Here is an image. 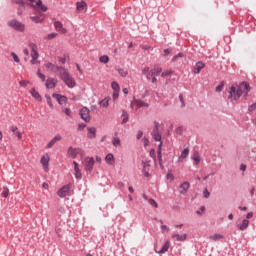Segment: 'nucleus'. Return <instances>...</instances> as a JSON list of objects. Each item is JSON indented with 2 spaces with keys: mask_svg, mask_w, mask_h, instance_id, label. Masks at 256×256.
<instances>
[{
  "mask_svg": "<svg viewBox=\"0 0 256 256\" xmlns=\"http://www.w3.org/2000/svg\"><path fill=\"white\" fill-rule=\"evenodd\" d=\"M57 37V33L52 32L44 37L45 41H51Z\"/></svg>",
  "mask_w": 256,
  "mask_h": 256,
  "instance_id": "obj_35",
  "label": "nucleus"
},
{
  "mask_svg": "<svg viewBox=\"0 0 256 256\" xmlns=\"http://www.w3.org/2000/svg\"><path fill=\"white\" fill-rule=\"evenodd\" d=\"M60 79L69 87V89H73L76 87L77 82H75V78L71 77L67 69H63L62 72H60Z\"/></svg>",
  "mask_w": 256,
  "mask_h": 256,
  "instance_id": "obj_2",
  "label": "nucleus"
},
{
  "mask_svg": "<svg viewBox=\"0 0 256 256\" xmlns=\"http://www.w3.org/2000/svg\"><path fill=\"white\" fill-rule=\"evenodd\" d=\"M75 171V177L77 179H83V174L81 173V169L74 170Z\"/></svg>",
  "mask_w": 256,
  "mask_h": 256,
  "instance_id": "obj_45",
  "label": "nucleus"
},
{
  "mask_svg": "<svg viewBox=\"0 0 256 256\" xmlns=\"http://www.w3.org/2000/svg\"><path fill=\"white\" fill-rule=\"evenodd\" d=\"M99 105H100L101 107H104V108L109 107V97H106V98L102 99V100L99 102Z\"/></svg>",
  "mask_w": 256,
  "mask_h": 256,
  "instance_id": "obj_32",
  "label": "nucleus"
},
{
  "mask_svg": "<svg viewBox=\"0 0 256 256\" xmlns=\"http://www.w3.org/2000/svg\"><path fill=\"white\" fill-rule=\"evenodd\" d=\"M37 76L41 79V81H45L46 79L45 74L41 73V69H38Z\"/></svg>",
  "mask_w": 256,
  "mask_h": 256,
  "instance_id": "obj_47",
  "label": "nucleus"
},
{
  "mask_svg": "<svg viewBox=\"0 0 256 256\" xmlns=\"http://www.w3.org/2000/svg\"><path fill=\"white\" fill-rule=\"evenodd\" d=\"M85 127H87V124L80 123V124H78L77 131H83V129H85Z\"/></svg>",
  "mask_w": 256,
  "mask_h": 256,
  "instance_id": "obj_56",
  "label": "nucleus"
},
{
  "mask_svg": "<svg viewBox=\"0 0 256 256\" xmlns=\"http://www.w3.org/2000/svg\"><path fill=\"white\" fill-rule=\"evenodd\" d=\"M35 6L38 7V9H40V11H42L43 13L47 12V6H45L43 4V1L41 0H38L36 3H35Z\"/></svg>",
  "mask_w": 256,
  "mask_h": 256,
  "instance_id": "obj_28",
  "label": "nucleus"
},
{
  "mask_svg": "<svg viewBox=\"0 0 256 256\" xmlns=\"http://www.w3.org/2000/svg\"><path fill=\"white\" fill-rule=\"evenodd\" d=\"M224 87H225V82H223V81L220 82V84L215 89L216 93H221V91H223Z\"/></svg>",
  "mask_w": 256,
  "mask_h": 256,
  "instance_id": "obj_39",
  "label": "nucleus"
},
{
  "mask_svg": "<svg viewBox=\"0 0 256 256\" xmlns=\"http://www.w3.org/2000/svg\"><path fill=\"white\" fill-rule=\"evenodd\" d=\"M249 91H251V85H249V82L242 81L238 88L232 85L229 90L228 99H231L232 101H239L244 93V99H247L249 97Z\"/></svg>",
  "mask_w": 256,
  "mask_h": 256,
  "instance_id": "obj_1",
  "label": "nucleus"
},
{
  "mask_svg": "<svg viewBox=\"0 0 256 256\" xmlns=\"http://www.w3.org/2000/svg\"><path fill=\"white\" fill-rule=\"evenodd\" d=\"M79 148H73L72 146H70L67 150V153L69 155V157H71V159H77V155L79 154Z\"/></svg>",
  "mask_w": 256,
  "mask_h": 256,
  "instance_id": "obj_15",
  "label": "nucleus"
},
{
  "mask_svg": "<svg viewBox=\"0 0 256 256\" xmlns=\"http://www.w3.org/2000/svg\"><path fill=\"white\" fill-rule=\"evenodd\" d=\"M47 105L50 107V109H54L53 101L51 100V96L48 94H45Z\"/></svg>",
  "mask_w": 256,
  "mask_h": 256,
  "instance_id": "obj_38",
  "label": "nucleus"
},
{
  "mask_svg": "<svg viewBox=\"0 0 256 256\" xmlns=\"http://www.w3.org/2000/svg\"><path fill=\"white\" fill-rule=\"evenodd\" d=\"M84 169L87 175H91L93 173V167H95V158L86 157L83 161Z\"/></svg>",
  "mask_w": 256,
  "mask_h": 256,
  "instance_id": "obj_3",
  "label": "nucleus"
},
{
  "mask_svg": "<svg viewBox=\"0 0 256 256\" xmlns=\"http://www.w3.org/2000/svg\"><path fill=\"white\" fill-rule=\"evenodd\" d=\"M57 141H61V135L59 134H57L52 140H50V142L46 146L47 149H51V147H53V145H55Z\"/></svg>",
  "mask_w": 256,
  "mask_h": 256,
  "instance_id": "obj_22",
  "label": "nucleus"
},
{
  "mask_svg": "<svg viewBox=\"0 0 256 256\" xmlns=\"http://www.w3.org/2000/svg\"><path fill=\"white\" fill-rule=\"evenodd\" d=\"M248 227H249V220L248 219H244L242 221V223L240 225H238V229L240 231H245V230H247Z\"/></svg>",
  "mask_w": 256,
  "mask_h": 256,
  "instance_id": "obj_26",
  "label": "nucleus"
},
{
  "mask_svg": "<svg viewBox=\"0 0 256 256\" xmlns=\"http://www.w3.org/2000/svg\"><path fill=\"white\" fill-rule=\"evenodd\" d=\"M28 47L31 49L32 59H39V52L37 51V44L30 42Z\"/></svg>",
  "mask_w": 256,
  "mask_h": 256,
  "instance_id": "obj_9",
  "label": "nucleus"
},
{
  "mask_svg": "<svg viewBox=\"0 0 256 256\" xmlns=\"http://www.w3.org/2000/svg\"><path fill=\"white\" fill-rule=\"evenodd\" d=\"M8 27H11V29H14V31H18L19 33H23V31H25V24L18 21L17 19H12L8 21Z\"/></svg>",
  "mask_w": 256,
  "mask_h": 256,
  "instance_id": "obj_4",
  "label": "nucleus"
},
{
  "mask_svg": "<svg viewBox=\"0 0 256 256\" xmlns=\"http://www.w3.org/2000/svg\"><path fill=\"white\" fill-rule=\"evenodd\" d=\"M172 239H176V241L180 242L187 241V234H172Z\"/></svg>",
  "mask_w": 256,
  "mask_h": 256,
  "instance_id": "obj_24",
  "label": "nucleus"
},
{
  "mask_svg": "<svg viewBox=\"0 0 256 256\" xmlns=\"http://www.w3.org/2000/svg\"><path fill=\"white\" fill-rule=\"evenodd\" d=\"M30 95L32 97H34V99L36 101H43V98L41 97V94H39V92H37V90L35 88L30 89Z\"/></svg>",
  "mask_w": 256,
  "mask_h": 256,
  "instance_id": "obj_19",
  "label": "nucleus"
},
{
  "mask_svg": "<svg viewBox=\"0 0 256 256\" xmlns=\"http://www.w3.org/2000/svg\"><path fill=\"white\" fill-rule=\"evenodd\" d=\"M54 28L58 33H61L62 35H65L67 33V28L63 27V23L61 21H55L54 22Z\"/></svg>",
  "mask_w": 256,
  "mask_h": 256,
  "instance_id": "obj_12",
  "label": "nucleus"
},
{
  "mask_svg": "<svg viewBox=\"0 0 256 256\" xmlns=\"http://www.w3.org/2000/svg\"><path fill=\"white\" fill-rule=\"evenodd\" d=\"M40 163L43 165L44 169H47L49 167V156H43Z\"/></svg>",
  "mask_w": 256,
  "mask_h": 256,
  "instance_id": "obj_29",
  "label": "nucleus"
},
{
  "mask_svg": "<svg viewBox=\"0 0 256 256\" xmlns=\"http://www.w3.org/2000/svg\"><path fill=\"white\" fill-rule=\"evenodd\" d=\"M35 3H37L35 0H26V5H30V7H37Z\"/></svg>",
  "mask_w": 256,
  "mask_h": 256,
  "instance_id": "obj_54",
  "label": "nucleus"
},
{
  "mask_svg": "<svg viewBox=\"0 0 256 256\" xmlns=\"http://www.w3.org/2000/svg\"><path fill=\"white\" fill-rule=\"evenodd\" d=\"M191 187V184H189V182H183L179 188L178 191L181 195H185L187 193V191H189V188Z\"/></svg>",
  "mask_w": 256,
  "mask_h": 256,
  "instance_id": "obj_13",
  "label": "nucleus"
},
{
  "mask_svg": "<svg viewBox=\"0 0 256 256\" xmlns=\"http://www.w3.org/2000/svg\"><path fill=\"white\" fill-rule=\"evenodd\" d=\"M173 51L171 48L164 49V57H167V55H170V53Z\"/></svg>",
  "mask_w": 256,
  "mask_h": 256,
  "instance_id": "obj_60",
  "label": "nucleus"
},
{
  "mask_svg": "<svg viewBox=\"0 0 256 256\" xmlns=\"http://www.w3.org/2000/svg\"><path fill=\"white\" fill-rule=\"evenodd\" d=\"M162 71H163L162 67L153 68L146 75V79L148 81H151V77H155V76L159 75Z\"/></svg>",
  "mask_w": 256,
  "mask_h": 256,
  "instance_id": "obj_8",
  "label": "nucleus"
},
{
  "mask_svg": "<svg viewBox=\"0 0 256 256\" xmlns=\"http://www.w3.org/2000/svg\"><path fill=\"white\" fill-rule=\"evenodd\" d=\"M169 75H173V71L166 70V71L162 72L161 77H169Z\"/></svg>",
  "mask_w": 256,
  "mask_h": 256,
  "instance_id": "obj_50",
  "label": "nucleus"
},
{
  "mask_svg": "<svg viewBox=\"0 0 256 256\" xmlns=\"http://www.w3.org/2000/svg\"><path fill=\"white\" fill-rule=\"evenodd\" d=\"M202 69H205V62L203 61H198L194 68L192 69V72L195 74V75H199V73H201V70Z\"/></svg>",
  "mask_w": 256,
  "mask_h": 256,
  "instance_id": "obj_11",
  "label": "nucleus"
},
{
  "mask_svg": "<svg viewBox=\"0 0 256 256\" xmlns=\"http://www.w3.org/2000/svg\"><path fill=\"white\" fill-rule=\"evenodd\" d=\"M210 195H211V193L209 192V190H208L207 188H205V189L203 190V197H204L205 199H209Z\"/></svg>",
  "mask_w": 256,
  "mask_h": 256,
  "instance_id": "obj_52",
  "label": "nucleus"
},
{
  "mask_svg": "<svg viewBox=\"0 0 256 256\" xmlns=\"http://www.w3.org/2000/svg\"><path fill=\"white\" fill-rule=\"evenodd\" d=\"M112 145L114 147H119L121 145V139H119L117 137H113L112 138Z\"/></svg>",
  "mask_w": 256,
  "mask_h": 256,
  "instance_id": "obj_37",
  "label": "nucleus"
},
{
  "mask_svg": "<svg viewBox=\"0 0 256 256\" xmlns=\"http://www.w3.org/2000/svg\"><path fill=\"white\" fill-rule=\"evenodd\" d=\"M150 157H151L154 161H156V159H157V154H155V148H152V149L150 150Z\"/></svg>",
  "mask_w": 256,
  "mask_h": 256,
  "instance_id": "obj_49",
  "label": "nucleus"
},
{
  "mask_svg": "<svg viewBox=\"0 0 256 256\" xmlns=\"http://www.w3.org/2000/svg\"><path fill=\"white\" fill-rule=\"evenodd\" d=\"M118 73L119 75H121V77H125L126 75H128L129 73L127 71H125V69L120 68L118 69Z\"/></svg>",
  "mask_w": 256,
  "mask_h": 256,
  "instance_id": "obj_48",
  "label": "nucleus"
},
{
  "mask_svg": "<svg viewBox=\"0 0 256 256\" xmlns=\"http://www.w3.org/2000/svg\"><path fill=\"white\" fill-rule=\"evenodd\" d=\"M63 112H64L65 115H67L68 117H71V109L65 108V109L63 110Z\"/></svg>",
  "mask_w": 256,
  "mask_h": 256,
  "instance_id": "obj_63",
  "label": "nucleus"
},
{
  "mask_svg": "<svg viewBox=\"0 0 256 256\" xmlns=\"http://www.w3.org/2000/svg\"><path fill=\"white\" fill-rule=\"evenodd\" d=\"M58 61L59 63H61L62 65H65V63H67V58L65 57H58Z\"/></svg>",
  "mask_w": 256,
  "mask_h": 256,
  "instance_id": "obj_57",
  "label": "nucleus"
},
{
  "mask_svg": "<svg viewBox=\"0 0 256 256\" xmlns=\"http://www.w3.org/2000/svg\"><path fill=\"white\" fill-rule=\"evenodd\" d=\"M79 115L81 119L85 121V123H89V121H91V116L89 115V108L83 107L82 109H80Z\"/></svg>",
  "mask_w": 256,
  "mask_h": 256,
  "instance_id": "obj_6",
  "label": "nucleus"
},
{
  "mask_svg": "<svg viewBox=\"0 0 256 256\" xmlns=\"http://www.w3.org/2000/svg\"><path fill=\"white\" fill-rule=\"evenodd\" d=\"M189 156V148H185L182 152H181V157L182 159H186V157Z\"/></svg>",
  "mask_w": 256,
  "mask_h": 256,
  "instance_id": "obj_43",
  "label": "nucleus"
},
{
  "mask_svg": "<svg viewBox=\"0 0 256 256\" xmlns=\"http://www.w3.org/2000/svg\"><path fill=\"white\" fill-rule=\"evenodd\" d=\"M52 97H53V99H56V101H57V103H59V105H64V103H67V101H68V98L65 95L53 93Z\"/></svg>",
  "mask_w": 256,
  "mask_h": 256,
  "instance_id": "obj_10",
  "label": "nucleus"
},
{
  "mask_svg": "<svg viewBox=\"0 0 256 256\" xmlns=\"http://www.w3.org/2000/svg\"><path fill=\"white\" fill-rule=\"evenodd\" d=\"M10 131H12V133L18 137V141H21L22 135L21 132H19V128H17V126H10Z\"/></svg>",
  "mask_w": 256,
  "mask_h": 256,
  "instance_id": "obj_25",
  "label": "nucleus"
},
{
  "mask_svg": "<svg viewBox=\"0 0 256 256\" xmlns=\"http://www.w3.org/2000/svg\"><path fill=\"white\" fill-rule=\"evenodd\" d=\"M105 161L108 165H114L115 164V156H113V153H108L105 157Z\"/></svg>",
  "mask_w": 256,
  "mask_h": 256,
  "instance_id": "obj_23",
  "label": "nucleus"
},
{
  "mask_svg": "<svg viewBox=\"0 0 256 256\" xmlns=\"http://www.w3.org/2000/svg\"><path fill=\"white\" fill-rule=\"evenodd\" d=\"M71 192V186L70 185H64L62 188H60L57 192L58 197L61 199L67 197L69 193Z\"/></svg>",
  "mask_w": 256,
  "mask_h": 256,
  "instance_id": "obj_7",
  "label": "nucleus"
},
{
  "mask_svg": "<svg viewBox=\"0 0 256 256\" xmlns=\"http://www.w3.org/2000/svg\"><path fill=\"white\" fill-rule=\"evenodd\" d=\"M148 202H149V205H151L152 207H155V209L159 207V204L157 203V201H155V199L150 198Z\"/></svg>",
  "mask_w": 256,
  "mask_h": 256,
  "instance_id": "obj_41",
  "label": "nucleus"
},
{
  "mask_svg": "<svg viewBox=\"0 0 256 256\" xmlns=\"http://www.w3.org/2000/svg\"><path fill=\"white\" fill-rule=\"evenodd\" d=\"M142 142L144 143V147H147V146L149 145V138L144 137V138L142 139Z\"/></svg>",
  "mask_w": 256,
  "mask_h": 256,
  "instance_id": "obj_62",
  "label": "nucleus"
},
{
  "mask_svg": "<svg viewBox=\"0 0 256 256\" xmlns=\"http://www.w3.org/2000/svg\"><path fill=\"white\" fill-rule=\"evenodd\" d=\"M152 137H153L154 141H158L159 143H163V141H161V135L159 134V131L152 132Z\"/></svg>",
  "mask_w": 256,
  "mask_h": 256,
  "instance_id": "obj_33",
  "label": "nucleus"
},
{
  "mask_svg": "<svg viewBox=\"0 0 256 256\" xmlns=\"http://www.w3.org/2000/svg\"><path fill=\"white\" fill-rule=\"evenodd\" d=\"M171 247V241L166 240L162 246V248L159 251H156L159 255H164V253H167L169 251V248Z\"/></svg>",
  "mask_w": 256,
  "mask_h": 256,
  "instance_id": "obj_14",
  "label": "nucleus"
},
{
  "mask_svg": "<svg viewBox=\"0 0 256 256\" xmlns=\"http://www.w3.org/2000/svg\"><path fill=\"white\" fill-rule=\"evenodd\" d=\"M122 117H124L122 119V125H125V123L129 122V114L127 113V111L125 110L122 111Z\"/></svg>",
  "mask_w": 256,
  "mask_h": 256,
  "instance_id": "obj_31",
  "label": "nucleus"
},
{
  "mask_svg": "<svg viewBox=\"0 0 256 256\" xmlns=\"http://www.w3.org/2000/svg\"><path fill=\"white\" fill-rule=\"evenodd\" d=\"M179 101L181 102V107H185V100L183 99V94H179Z\"/></svg>",
  "mask_w": 256,
  "mask_h": 256,
  "instance_id": "obj_61",
  "label": "nucleus"
},
{
  "mask_svg": "<svg viewBox=\"0 0 256 256\" xmlns=\"http://www.w3.org/2000/svg\"><path fill=\"white\" fill-rule=\"evenodd\" d=\"M192 160L195 161V165H199V163H201V157L198 156V154L192 156Z\"/></svg>",
  "mask_w": 256,
  "mask_h": 256,
  "instance_id": "obj_42",
  "label": "nucleus"
},
{
  "mask_svg": "<svg viewBox=\"0 0 256 256\" xmlns=\"http://www.w3.org/2000/svg\"><path fill=\"white\" fill-rule=\"evenodd\" d=\"M183 57H185V54H183L182 52H180V53H178L177 55L173 56L172 62L175 63V61H177V59L183 58Z\"/></svg>",
  "mask_w": 256,
  "mask_h": 256,
  "instance_id": "obj_44",
  "label": "nucleus"
},
{
  "mask_svg": "<svg viewBox=\"0 0 256 256\" xmlns=\"http://www.w3.org/2000/svg\"><path fill=\"white\" fill-rule=\"evenodd\" d=\"M111 87L113 89V92L121 91V87L119 86V83H117L116 81H113L111 83Z\"/></svg>",
  "mask_w": 256,
  "mask_h": 256,
  "instance_id": "obj_34",
  "label": "nucleus"
},
{
  "mask_svg": "<svg viewBox=\"0 0 256 256\" xmlns=\"http://www.w3.org/2000/svg\"><path fill=\"white\" fill-rule=\"evenodd\" d=\"M256 110V102L248 107L249 113H253Z\"/></svg>",
  "mask_w": 256,
  "mask_h": 256,
  "instance_id": "obj_58",
  "label": "nucleus"
},
{
  "mask_svg": "<svg viewBox=\"0 0 256 256\" xmlns=\"http://www.w3.org/2000/svg\"><path fill=\"white\" fill-rule=\"evenodd\" d=\"M76 9L79 13H83V11H87V2L81 1L76 3Z\"/></svg>",
  "mask_w": 256,
  "mask_h": 256,
  "instance_id": "obj_17",
  "label": "nucleus"
},
{
  "mask_svg": "<svg viewBox=\"0 0 256 256\" xmlns=\"http://www.w3.org/2000/svg\"><path fill=\"white\" fill-rule=\"evenodd\" d=\"M11 1L12 3H16V5H22V9H25L27 0H11Z\"/></svg>",
  "mask_w": 256,
  "mask_h": 256,
  "instance_id": "obj_36",
  "label": "nucleus"
},
{
  "mask_svg": "<svg viewBox=\"0 0 256 256\" xmlns=\"http://www.w3.org/2000/svg\"><path fill=\"white\" fill-rule=\"evenodd\" d=\"M134 105H136V109H141V107H149V103H147L141 99H135Z\"/></svg>",
  "mask_w": 256,
  "mask_h": 256,
  "instance_id": "obj_18",
  "label": "nucleus"
},
{
  "mask_svg": "<svg viewBox=\"0 0 256 256\" xmlns=\"http://www.w3.org/2000/svg\"><path fill=\"white\" fill-rule=\"evenodd\" d=\"M46 89H55V87H57V84L55 83V79L53 78H48L46 80Z\"/></svg>",
  "mask_w": 256,
  "mask_h": 256,
  "instance_id": "obj_20",
  "label": "nucleus"
},
{
  "mask_svg": "<svg viewBox=\"0 0 256 256\" xmlns=\"http://www.w3.org/2000/svg\"><path fill=\"white\" fill-rule=\"evenodd\" d=\"M29 80H21L20 82H19V85H20V87H27V85H29Z\"/></svg>",
  "mask_w": 256,
  "mask_h": 256,
  "instance_id": "obj_55",
  "label": "nucleus"
},
{
  "mask_svg": "<svg viewBox=\"0 0 256 256\" xmlns=\"http://www.w3.org/2000/svg\"><path fill=\"white\" fill-rule=\"evenodd\" d=\"M11 57H13V60L15 61V63H19L21 61L19 59V56H17L15 52H11Z\"/></svg>",
  "mask_w": 256,
  "mask_h": 256,
  "instance_id": "obj_53",
  "label": "nucleus"
},
{
  "mask_svg": "<svg viewBox=\"0 0 256 256\" xmlns=\"http://www.w3.org/2000/svg\"><path fill=\"white\" fill-rule=\"evenodd\" d=\"M166 178L170 179L171 181L175 180V176H173V173L171 172V170H169L166 174Z\"/></svg>",
  "mask_w": 256,
  "mask_h": 256,
  "instance_id": "obj_51",
  "label": "nucleus"
},
{
  "mask_svg": "<svg viewBox=\"0 0 256 256\" xmlns=\"http://www.w3.org/2000/svg\"><path fill=\"white\" fill-rule=\"evenodd\" d=\"M44 67H46V69H50L53 73H59V75H61V73L65 69V67L57 66L51 62H46L44 64Z\"/></svg>",
  "mask_w": 256,
  "mask_h": 256,
  "instance_id": "obj_5",
  "label": "nucleus"
},
{
  "mask_svg": "<svg viewBox=\"0 0 256 256\" xmlns=\"http://www.w3.org/2000/svg\"><path fill=\"white\" fill-rule=\"evenodd\" d=\"M112 99L114 101H117V99H119V91L113 92L112 94Z\"/></svg>",
  "mask_w": 256,
  "mask_h": 256,
  "instance_id": "obj_59",
  "label": "nucleus"
},
{
  "mask_svg": "<svg viewBox=\"0 0 256 256\" xmlns=\"http://www.w3.org/2000/svg\"><path fill=\"white\" fill-rule=\"evenodd\" d=\"M99 61H100V63L107 64V63H109V56L103 55V56H101V57L99 58Z\"/></svg>",
  "mask_w": 256,
  "mask_h": 256,
  "instance_id": "obj_40",
  "label": "nucleus"
},
{
  "mask_svg": "<svg viewBox=\"0 0 256 256\" xmlns=\"http://www.w3.org/2000/svg\"><path fill=\"white\" fill-rule=\"evenodd\" d=\"M162 147H163V142H161L158 145V149H157V159H158L160 165H161V163H163Z\"/></svg>",
  "mask_w": 256,
  "mask_h": 256,
  "instance_id": "obj_21",
  "label": "nucleus"
},
{
  "mask_svg": "<svg viewBox=\"0 0 256 256\" xmlns=\"http://www.w3.org/2000/svg\"><path fill=\"white\" fill-rule=\"evenodd\" d=\"M210 241H220V239H223V235L221 234H214L208 237Z\"/></svg>",
  "mask_w": 256,
  "mask_h": 256,
  "instance_id": "obj_30",
  "label": "nucleus"
},
{
  "mask_svg": "<svg viewBox=\"0 0 256 256\" xmlns=\"http://www.w3.org/2000/svg\"><path fill=\"white\" fill-rule=\"evenodd\" d=\"M2 196L5 198L9 197V188L3 187Z\"/></svg>",
  "mask_w": 256,
  "mask_h": 256,
  "instance_id": "obj_46",
  "label": "nucleus"
},
{
  "mask_svg": "<svg viewBox=\"0 0 256 256\" xmlns=\"http://www.w3.org/2000/svg\"><path fill=\"white\" fill-rule=\"evenodd\" d=\"M87 130H88V133H87L88 139H96V137H97V128L88 127Z\"/></svg>",
  "mask_w": 256,
  "mask_h": 256,
  "instance_id": "obj_16",
  "label": "nucleus"
},
{
  "mask_svg": "<svg viewBox=\"0 0 256 256\" xmlns=\"http://www.w3.org/2000/svg\"><path fill=\"white\" fill-rule=\"evenodd\" d=\"M141 137H143V132L141 130H139L136 135V139L139 141L141 139Z\"/></svg>",
  "mask_w": 256,
  "mask_h": 256,
  "instance_id": "obj_64",
  "label": "nucleus"
},
{
  "mask_svg": "<svg viewBox=\"0 0 256 256\" xmlns=\"http://www.w3.org/2000/svg\"><path fill=\"white\" fill-rule=\"evenodd\" d=\"M30 19L33 23H43V21H45V16H31Z\"/></svg>",
  "mask_w": 256,
  "mask_h": 256,
  "instance_id": "obj_27",
  "label": "nucleus"
}]
</instances>
